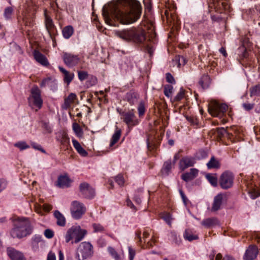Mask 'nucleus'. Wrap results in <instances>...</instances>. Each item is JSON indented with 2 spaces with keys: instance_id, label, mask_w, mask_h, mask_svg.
<instances>
[{
  "instance_id": "8",
  "label": "nucleus",
  "mask_w": 260,
  "mask_h": 260,
  "mask_svg": "<svg viewBox=\"0 0 260 260\" xmlns=\"http://www.w3.org/2000/svg\"><path fill=\"white\" fill-rule=\"evenodd\" d=\"M234 175L231 172L225 171L220 176L219 184L224 189H227L232 187L234 183Z\"/></svg>"
},
{
  "instance_id": "31",
  "label": "nucleus",
  "mask_w": 260,
  "mask_h": 260,
  "mask_svg": "<svg viewBox=\"0 0 260 260\" xmlns=\"http://www.w3.org/2000/svg\"><path fill=\"white\" fill-rule=\"evenodd\" d=\"M207 166L209 169L219 168L220 167L219 162L214 157H212L207 163Z\"/></svg>"
},
{
  "instance_id": "54",
  "label": "nucleus",
  "mask_w": 260,
  "mask_h": 260,
  "mask_svg": "<svg viewBox=\"0 0 260 260\" xmlns=\"http://www.w3.org/2000/svg\"><path fill=\"white\" fill-rule=\"evenodd\" d=\"M44 235L47 238H51L54 236L53 232L49 229H47L44 232Z\"/></svg>"
},
{
  "instance_id": "57",
  "label": "nucleus",
  "mask_w": 260,
  "mask_h": 260,
  "mask_svg": "<svg viewBox=\"0 0 260 260\" xmlns=\"http://www.w3.org/2000/svg\"><path fill=\"white\" fill-rule=\"evenodd\" d=\"M61 142L63 145H68L70 143L69 138L66 135H63L62 136Z\"/></svg>"
},
{
  "instance_id": "34",
  "label": "nucleus",
  "mask_w": 260,
  "mask_h": 260,
  "mask_svg": "<svg viewBox=\"0 0 260 260\" xmlns=\"http://www.w3.org/2000/svg\"><path fill=\"white\" fill-rule=\"evenodd\" d=\"M73 129L78 137H81L83 136V131L77 123H74L73 124Z\"/></svg>"
},
{
  "instance_id": "40",
  "label": "nucleus",
  "mask_w": 260,
  "mask_h": 260,
  "mask_svg": "<svg viewBox=\"0 0 260 260\" xmlns=\"http://www.w3.org/2000/svg\"><path fill=\"white\" fill-rule=\"evenodd\" d=\"M14 146L18 148L20 150H23L29 148V146L24 141H20L15 143Z\"/></svg>"
},
{
  "instance_id": "9",
  "label": "nucleus",
  "mask_w": 260,
  "mask_h": 260,
  "mask_svg": "<svg viewBox=\"0 0 260 260\" xmlns=\"http://www.w3.org/2000/svg\"><path fill=\"white\" fill-rule=\"evenodd\" d=\"M29 103L32 102L34 105L41 109L43 104V100L41 97V90L37 86H34L31 89V95L28 98Z\"/></svg>"
},
{
  "instance_id": "16",
  "label": "nucleus",
  "mask_w": 260,
  "mask_h": 260,
  "mask_svg": "<svg viewBox=\"0 0 260 260\" xmlns=\"http://www.w3.org/2000/svg\"><path fill=\"white\" fill-rule=\"evenodd\" d=\"M7 252L12 260H26L23 254L13 247H8Z\"/></svg>"
},
{
  "instance_id": "64",
  "label": "nucleus",
  "mask_w": 260,
  "mask_h": 260,
  "mask_svg": "<svg viewBox=\"0 0 260 260\" xmlns=\"http://www.w3.org/2000/svg\"><path fill=\"white\" fill-rule=\"evenodd\" d=\"M43 208L45 210L47 211H49L50 210H51L52 209L51 206L50 205H48V204H44L43 205Z\"/></svg>"
},
{
  "instance_id": "48",
  "label": "nucleus",
  "mask_w": 260,
  "mask_h": 260,
  "mask_svg": "<svg viewBox=\"0 0 260 260\" xmlns=\"http://www.w3.org/2000/svg\"><path fill=\"white\" fill-rule=\"evenodd\" d=\"M78 76L79 79L82 81L86 79L88 77V73L85 71H78Z\"/></svg>"
},
{
  "instance_id": "21",
  "label": "nucleus",
  "mask_w": 260,
  "mask_h": 260,
  "mask_svg": "<svg viewBox=\"0 0 260 260\" xmlns=\"http://www.w3.org/2000/svg\"><path fill=\"white\" fill-rule=\"evenodd\" d=\"M34 56L36 61L42 65L47 66L49 64L47 58L39 51L35 50Z\"/></svg>"
},
{
  "instance_id": "59",
  "label": "nucleus",
  "mask_w": 260,
  "mask_h": 260,
  "mask_svg": "<svg viewBox=\"0 0 260 260\" xmlns=\"http://www.w3.org/2000/svg\"><path fill=\"white\" fill-rule=\"evenodd\" d=\"M47 260H56L55 253L50 251L48 254Z\"/></svg>"
},
{
  "instance_id": "1",
  "label": "nucleus",
  "mask_w": 260,
  "mask_h": 260,
  "mask_svg": "<svg viewBox=\"0 0 260 260\" xmlns=\"http://www.w3.org/2000/svg\"><path fill=\"white\" fill-rule=\"evenodd\" d=\"M141 13V7L137 0H119L118 5L104 7L102 15L106 23L113 25L116 21L128 24L136 21Z\"/></svg>"
},
{
  "instance_id": "27",
  "label": "nucleus",
  "mask_w": 260,
  "mask_h": 260,
  "mask_svg": "<svg viewBox=\"0 0 260 260\" xmlns=\"http://www.w3.org/2000/svg\"><path fill=\"white\" fill-rule=\"evenodd\" d=\"M74 31V28L71 25L65 26L62 30L63 37L68 39L73 35Z\"/></svg>"
},
{
  "instance_id": "4",
  "label": "nucleus",
  "mask_w": 260,
  "mask_h": 260,
  "mask_svg": "<svg viewBox=\"0 0 260 260\" xmlns=\"http://www.w3.org/2000/svg\"><path fill=\"white\" fill-rule=\"evenodd\" d=\"M87 234L85 230L81 229L79 226H73L69 229L65 235L66 243L72 241V244L81 241Z\"/></svg>"
},
{
  "instance_id": "42",
  "label": "nucleus",
  "mask_w": 260,
  "mask_h": 260,
  "mask_svg": "<svg viewBox=\"0 0 260 260\" xmlns=\"http://www.w3.org/2000/svg\"><path fill=\"white\" fill-rule=\"evenodd\" d=\"M187 59L183 56H178L175 59V61L178 64V67L180 68L181 65L184 66L187 62Z\"/></svg>"
},
{
  "instance_id": "58",
  "label": "nucleus",
  "mask_w": 260,
  "mask_h": 260,
  "mask_svg": "<svg viewBox=\"0 0 260 260\" xmlns=\"http://www.w3.org/2000/svg\"><path fill=\"white\" fill-rule=\"evenodd\" d=\"M7 185V182L4 179H0V192L4 189Z\"/></svg>"
},
{
  "instance_id": "2",
  "label": "nucleus",
  "mask_w": 260,
  "mask_h": 260,
  "mask_svg": "<svg viewBox=\"0 0 260 260\" xmlns=\"http://www.w3.org/2000/svg\"><path fill=\"white\" fill-rule=\"evenodd\" d=\"M115 35L124 41H133L142 45L150 55H152L154 52L153 45L155 43L154 39L155 34H151V37H149L146 35L144 30L132 28L116 31Z\"/></svg>"
},
{
  "instance_id": "45",
  "label": "nucleus",
  "mask_w": 260,
  "mask_h": 260,
  "mask_svg": "<svg viewBox=\"0 0 260 260\" xmlns=\"http://www.w3.org/2000/svg\"><path fill=\"white\" fill-rule=\"evenodd\" d=\"M185 91L182 88H181L180 91L178 93V94L175 96L174 99V101L178 102L181 100L184 96Z\"/></svg>"
},
{
  "instance_id": "25",
  "label": "nucleus",
  "mask_w": 260,
  "mask_h": 260,
  "mask_svg": "<svg viewBox=\"0 0 260 260\" xmlns=\"http://www.w3.org/2000/svg\"><path fill=\"white\" fill-rule=\"evenodd\" d=\"M54 215L57 219L56 223L60 226H64L66 225V218L58 210L54 212Z\"/></svg>"
},
{
  "instance_id": "28",
  "label": "nucleus",
  "mask_w": 260,
  "mask_h": 260,
  "mask_svg": "<svg viewBox=\"0 0 260 260\" xmlns=\"http://www.w3.org/2000/svg\"><path fill=\"white\" fill-rule=\"evenodd\" d=\"M217 222V220L214 218H208L203 220L201 224L204 226L209 228L214 225Z\"/></svg>"
},
{
  "instance_id": "43",
  "label": "nucleus",
  "mask_w": 260,
  "mask_h": 260,
  "mask_svg": "<svg viewBox=\"0 0 260 260\" xmlns=\"http://www.w3.org/2000/svg\"><path fill=\"white\" fill-rule=\"evenodd\" d=\"M139 115L140 117L142 116L145 112V107L144 103L143 102H141L139 103L138 108Z\"/></svg>"
},
{
  "instance_id": "39",
  "label": "nucleus",
  "mask_w": 260,
  "mask_h": 260,
  "mask_svg": "<svg viewBox=\"0 0 260 260\" xmlns=\"http://www.w3.org/2000/svg\"><path fill=\"white\" fill-rule=\"evenodd\" d=\"M108 251L115 260H120V257L116 250L112 247L108 248Z\"/></svg>"
},
{
  "instance_id": "60",
  "label": "nucleus",
  "mask_w": 260,
  "mask_h": 260,
  "mask_svg": "<svg viewBox=\"0 0 260 260\" xmlns=\"http://www.w3.org/2000/svg\"><path fill=\"white\" fill-rule=\"evenodd\" d=\"M31 145L32 147L36 149L40 150L42 152H45V150L42 148V147L40 145H38L35 143H33Z\"/></svg>"
},
{
  "instance_id": "18",
  "label": "nucleus",
  "mask_w": 260,
  "mask_h": 260,
  "mask_svg": "<svg viewBox=\"0 0 260 260\" xmlns=\"http://www.w3.org/2000/svg\"><path fill=\"white\" fill-rule=\"evenodd\" d=\"M225 197V195L222 193H219L214 197L211 208L212 211H217L220 209L222 201Z\"/></svg>"
},
{
  "instance_id": "62",
  "label": "nucleus",
  "mask_w": 260,
  "mask_h": 260,
  "mask_svg": "<svg viewBox=\"0 0 260 260\" xmlns=\"http://www.w3.org/2000/svg\"><path fill=\"white\" fill-rule=\"evenodd\" d=\"M77 152L82 156H86L88 155V153L83 148V147L81 148Z\"/></svg>"
},
{
  "instance_id": "41",
  "label": "nucleus",
  "mask_w": 260,
  "mask_h": 260,
  "mask_svg": "<svg viewBox=\"0 0 260 260\" xmlns=\"http://www.w3.org/2000/svg\"><path fill=\"white\" fill-rule=\"evenodd\" d=\"M172 164L171 160H168L165 162L163 167V171L165 172L166 174H168L171 169H172Z\"/></svg>"
},
{
  "instance_id": "53",
  "label": "nucleus",
  "mask_w": 260,
  "mask_h": 260,
  "mask_svg": "<svg viewBox=\"0 0 260 260\" xmlns=\"http://www.w3.org/2000/svg\"><path fill=\"white\" fill-rule=\"evenodd\" d=\"M187 120L190 123V124L192 125H197V119L196 118L191 116H187Z\"/></svg>"
},
{
  "instance_id": "20",
  "label": "nucleus",
  "mask_w": 260,
  "mask_h": 260,
  "mask_svg": "<svg viewBox=\"0 0 260 260\" xmlns=\"http://www.w3.org/2000/svg\"><path fill=\"white\" fill-rule=\"evenodd\" d=\"M198 170L192 168L190 170L189 172L185 173L181 175V178L185 181L188 182L193 180L198 175Z\"/></svg>"
},
{
  "instance_id": "44",
  "label": "nucleus",
  "mask_w": 260,
  "mask_h": 260,
  "mask_svg": "<svg viewBox=\"0 0 260 260\" xmlns=\"http://www.w3.org/2000/svg\"><path fill=\"white\" fill-rule=\"evenodd\" d=\"M94 232H103L105 231L104 227L100 223H94L92 224Z\"/></svg>"
},
{
  "instance_id": "6",
  "label": "nucleus",
  "mask_w": 260,
  "mask_h": 260,
  "mask_svg": "<svg viewBox=\"0 0 260 260\" xmlns=\"http://www.w3.org/2000/svg\"><path fill=\"white\" fill-rule=\"evenodd\" d=\"M228 106L225 104H220L215 101H212L209 104L208 111L215 117H222L226 112Z\"/></svg>"
},
{
  "instance_id": "35",
  "label": "nucleus",
  "mask_w": 260,
  "mask_h": 260,
  "mask_svg": "<svg viewBox=\"0 0 260 260\" xmlns=\"http://www.w3.org/2000/svg\"><path fill=\"white\" fill-rule=\"evenodd\" d=\"M183 237L185 239L191 241L193 240L198 239V237L196 235H193L188 230H185L184 233Z\"/></svg>"
},
{
  "instance_id": "63",
  "label": "nucleus",
  "mask_w": 260,
  "mask_h": 260,
  "mask_svg": "<svg viewBox=\"0 0 260 260\" xmlns=\"http://www.w3.org/2000/svg\"><path fill=\"white\" fill-rule=\"evenodd\" d=\"M219 51L220 52L223 54V55L224 56V57H226L227 55H228V54L226 53V51L225 50V49L224 47H221L220 49H219Z\"/></svg>"
},
{
  "instance_id": "52",
  "label": "nucleus",
  "mask_w": 260,
  "mask_h": 260,
  "mask_svg": "<svg viewBox=\"0 0 260 260\" xmlns=\"http://www.w3.org/2000/svg\"><path fill=\"white\" fill-rule=\"evenodd\" d=\"M166 80L168 82L172 84L175 83V81L173 76L170 73L166 74Z\"/></svg>"
},
{
  "instance_id": "23",
  "label": "nucleus",
  "mask_w": 260,
  "mask_h": 260,
  "mask_svg": "<svg viewBox=\"0 0 260 260\" xmlns=\"http://www.w3.org/2000/svg\"><path fill=\"white\" fill-rule=\"evenodd\" d=\"M58 68L59 71L64 75V81L68 84H70L74 78V73H70L62 67H59Z\"/></svg>"
},
{
  "instance_id": "12",
  "label": "nucleus",
  "mask_w": 260,
  "mask_h": 260,
  "mask_svg": "<svg viewBox=\"0 0 260 260\" xmlns=\"http://www.w3.org/2000/svg\"><path fill=\"white\" fill-rule=\"evenodd\" d=\"M79 189L82 196L87 199H92L95 195L93 188L87 182H83L80 184Z\"/></svg>"
},
{
  "instance_id": "17",
  "label": "nucleus",
  "mask_w": 260,
  "mask_h": 260,
  "mask_svg": "<svg viewBox=\"0 0 260 260\" xmlns=\"http://www.w3.org/2000/svg\"><path fill=\"white\" fill-rule=\"evenodd\" d=\"M45 16V24L46 30L49 35V36L52 38V33L54 31V29H55V25L53 22L52 19L50 17H49L46 13V10L44 12Z\"/></svg>"
},
{
  "instance_id": "22",
  "label": "nucleus",
  "mask_w": 260,
  "mask_h": 260,
  "mask_svg": "<svg viewBox=\"0 0 260 260\" xmlns=\"http://www.w3.org/2000/svg\"><path fill=\"white\" fill-rule=\"evenodd\" d=\"M76 99L77 96L75 93H70L68 96L64 99V103L62 106V108L64 109L69 108L71 104L74 102Z\"/></svg>"
},
{
  "instance_id": "46",
  "label": "nucleus",
  "mask_w": 260,
  "mask_h": 260,
  "mask_svg": "<svg viewBox=\"0 0 260 260\" xmlns=\"http://www.w3.org/2000/svg\"><path fill=\"white\" fill-rule=\"evenodd\" d=\"M13 12V9L11 7L6 8L4 11L5 17L7 19L10 18L12 15Z\"/></svg>"
},
{
  "instance_id": "7",
  "label": "nucleus",
  "mask_w": 260,
  "mask_h": 260,
  "mask_svg": "<svg viewBox=\"0 0 260 260\" xmlns=\"http://www.w3.org/2000/svg\"><path fill=\"white\" fill-rule=\"evenodd\" d=\"M70 211L72 217L74 219H79L86 212V207L83 203L74 201L71 203Z\"/></svg>"
},
{
  "instance_id": "14",
  "label": "nucleus",
  "mask_w": 260,
  "mask_h": 260,
  "mask_svg": "<svg viewBox=\"0 0 260 260\" xmlns=\"http://www.w3.org/2000/svg\"><path fill=\"white\" fill-rule=\"evenodd\" d=\"M258 253V248L256 246L251 245L246 249L243 256L244 260H253Z\"/></svg>"
},
{
  "instance_id": "15",
  "label": "nucleus",
  "mask_w": 260,
  "mask_h": 260,
  "mask_svg": "<svg viewBox=\"0 0 260 260\" xmlns=\"http://www.w3.org/2000/svg\"><path fill=\"white\" fill-rule=\"evenodd\" d=\"M196 163L195 158L191 156H185L182 157L179 161V168L181 170L192 167Z\"/></svg>"
},
{
  "instance_id": "37",
  "label": "nucleus",
  "mask_w": 260,
  "mask_h": 260,
  "mask_svg": "<svg viewBox=\"0 0 260 260\" xmlns=\"http://www.w3.org/2000/svg\"><path fill=\"white\" fill-rule=\"evenodd\" d=\"M206 177L212 185H213V186H217V177H216L215 176H214L210 174H207L206 175Z\"/></svg>"
},
{
  "instance_id": "13",
  "label": "nucleus",
  "mask_w": 260,
  "mask_h": 260,
  "mask_svg": "<svg viewBox=\"0 0 260 260\" xmlns=\"http://www.w3.org/2000/svg\"><path fill=\"white\" fill-rule=\"evenodd\" d=\"M209 7L210 8H214L216 11H220L222 10H228L229 8V5L228 3V0H212L209 4Z\"/></svg>"
},
{
  "instance_id": "24",
  "label": "nucleus",
  "mask_w": 260,
  "mask_h": 260,
  "mask_svg": "<svg viewBox=\"0 0 260 260\" xmlns=\"http://www.w3.org/2000/svg\"><path fill=\"white\" fill-rule=\"evenodd\" d=\"M71 180L67 176H61L58 177L57 185L60 187H68L70 186Z\"/></svg>"
},
{
  "instance_id": "26",
  "label": "nucleus",
  "mask_w": 260,
  "mask_h": 260,
  "mask_svg": "<svg viewBox=\"0 0 260 260\" xmlns=\"http://www.w3.org/2000/svg\"><path fill=\"white\" fill-rule=\"evenodd\" d=\"M211 83V79L208 75H203L199 81V84L203 89L209 87Z\"/></svg>"
},
{
  "instance_id": "47",
  "label": "nucleus",
  "mask_w": 260,
  "mask_h": 260,
  "mask_svg": "<svg viewBox=\"0 0 260 260\" xmlns=\"http://www.w3.org/2000/svg\"><path fill=\"white\" fill-rule=\"evenodd\" d=\"M42 127L46 133H51L52 132V128L48 122L43 121Z\"/></svg>"
},
{
  "instance_id": "5",
  "label": "nucleus",
  "mask_w": 260,
  "mask_h": 260,
  "mask_svg": "<svg viewBox=\"0 0 260 260\" xmlns=\"http://www.w3.org/2000/svg\"><path fill=\"white\" fill-rule=\"evenodd\" d=\"M93 254V247L89 242H81L76 249V258L78 260H85Z\"/></svg>"
},
{
  "instance_id": "51",
  "label": "nucleus",
  "mask_w": 260,
  "mask_h": 260,
  "mask_svg": "<svg viewBox=\"0 0 260 260\" xmlns=\"http://www.w3.org/2000/svg\"><path fill=\"white\" fill-rule=\"evenodd\" d=\"M254 104L253 103H243L242 106L246 111H249L254 108Z\"/></svg>"
},
{
  "instance_id": "11",
  "label": "nucleus",
  "mask_w": 260,
  "mask_h": 260,
  "mask_svg": "<svg viewBox=\"0 0 260 260\" xmlns=\"http://www.w3.org/2000/svg\"><path fill=\"white\" fill-rule=\"evenodd\" d=\"M62 59L64 64L69 67L76 66L80 60L78 55L67 52L63 53Z\"/></svg>"
},
{
  "instance_id": "29",
  "label": "nucleus",
  "mask_w": 260,
  "mask_h": 260,
  "mask_svg": "<svg viewBox=\"0 0 260 260\" xmlns=\"http://www.w3.org/2000/svg\"><path fill=\"white\" fill-rule=\"evenodd\" d=\"M121 131L120 129L118 128L117 127L116 129V131L114 134L112 136V139L110 142V146H112L114 145L115 143H116L119 139H120V137L121 136Z\"/></svg>"
},
{
  "instance_id": "55",
  "label": "nucleus",
  "mask_w": 260,
  "mask_h": 260,
  "mask_svg": "<svg viewBox=\"0 0 260 260\" xmlns=\"http://www.w3.org/2000/svg\"><path fill=\"white\" fill-rule=\"evenodd\" d=\"M73 144L75 148V149L77 150V151H79L81 148L82 147L80 145V144L75 139H73L72 140Z\"/></svg>"
},
{
  "instance_id": "50",
  "label": "nucleus",
  "mask_w": 260,
  "mask_h": 260,
  "mask_svg": "<svg viewBox=\"0 0 260 260\" xmlns=\"http://www.w3.org/2000/svg\"><path fill=\"white\" fill-rule=\"evenodd\" d=\"M129 260H134L136 255V251L132 247L129 246L128 248Z\"/></svg>"
},
{
  "instance_id": "32",
  "label": "nucleus",
  "mask_w": 260,
  "mask_h": 260,
  "mask_svg": "<svg viewBox=\"0 0 260 260\" xmlns=\"http://www.w3.org/2000/svg\"><path fill=\"white\" fill-rule=\"evenodd\" d=\"M42 238L41 236L35 235L31 238V245L33 249L36 250L38 248V244L41 242Z\"/></svg>"
},
{
  "instance_id": "30",
  "label": "nucleus",
  "mask_w": 260,
  "mask_h": 260,
  "mask_svg": "<svg viewBox=\"0 0 260 260\" xmlns=\"http://www.w3.org/2000/svg\"><path fill=\"white\" fill-rule=\"evenodd\" d=\"M169 239L177 245L180 244L181 242L180 237L178 236L177 233L174 231L170 232Z\"/></svg>"
},
{
  "instance_id": "33",
  "label": "nucleus",
  "mask_w": 260,
  "mask_h": 260,
  "mask_svg": "<svg viewBox=\"0 0 260 260\" xmlns=\"http://www.w3.org/2000/svg\"><path fill=\"white\" fill-rule=\"evenodd\" d=\"M250 96H260V85H257L250 88Z\"/></svg>"
},
{
  "instance_id": "56",
  "label": "nucleus",
  "mask_w": 260,
  "mask_h": 260,
  "mask_svg": "<svg viewBox=\"0 0 260 260\" xmlns=\"http://www.w3.org/2000/svg\"><path fill=\"white\" fill-rule=\"evenodd\" d=\"M162 218L166 221V222L168 224H169V225L171 224L172 218L171 217V215L170 214L167 213V214H165L162 216Z\"/></svg>"
},
{
  "instance_id": "38",
  "label": "nucleus",
  "mask_w": 260,
  "mask_h": 260,
  "mask_svg": "<svg viewBox=\"0 0 260 260\" xmlns=\"http://www.w3.org/2000/svg\"><path fill=\"white\" fill-rule=\"evenodd\" d=\"M173 87L172 85L169 84L166 85L164 87V90L165 95L168 98L171 97L173 92Z\"/></svg>"
},
{
  "instance_id": "10",
  "label": "nucleus",
  "mask_w": 260,
  "mask_h": 260,
  "mask_svg": "<svg viewBox=\"0 0 260 260\" xmlns=\"http://www.w3.org/2000/svg\"><path fill=\"white\" fill-rule=\"evenodd\" d=\"M120 115L121 116V118L123 119V122L126 123L129 128H131L133 126L138 125L139 122L133 112V110L126 112H122L120 113Z\"/></svg>"
},
{
  "instance_id": "3",
  "label": "nucleus",
  "mask_w": 260,
  "mask_h": 260,
  "mask_svg": "<svg viewBox=\"0 0 260 260\" xmlns=\"http://www.w3.org/2000/svg\"><path fill=\"white\" fill-rule=\"evenodd\" d=\"M13 228L10 231V235L13 238L20 239L32 233L34 228L28 218L17 217L13 220Z\"/></svg>"
},
{
  "instance_id": "19",
  "label": "nucleus",
  "mask_w": 260,
  "mask_h": 260,
  "mask_svg": "<svg viewBox=\"0 0 260 260\" xmlns=\"http://www.w3.org/2000/svg\"><path fill=\"white\" fill-rule=\"evenodd\" d=\"M125 99L131 105H134L138 103L139 95L137 92L131 90L126 94Z\"/></svg>"
},
{
  "instance_id": "49",
  "label": "nucleus",
  "mask_w": 260,
  "mask_h": 260,
  "mask_svg": "<svg viewBox=\"0 0 260 260\" xmlns=\"http://www.w3.org/2000/svg\"><path fill=\"white\" fill-rule=\"evenodd\" d=\"M115 182L120 186L124 184V178L121 175H117L115 178Z\"/></svg>"
},
{
  "instance_id": "61",
  "label": "nucleus",
  "mask_w": 260,
  "mask_h": 260,
  "mask_svg": "<svg viewBox=\"0 0 260 260\" xmlns=\"http://www.w3.org/2000/svg\"><path fill=\"white\" fill-rule=\"evenodd\" d=\"M51 79L50 78L44 79L40 84V86L41 87H44L46 84H48V83L50 81Z\"/></svg>"
},
{
  "instance_id": "36",
  "label": "nucleus",
  "mask_w": 260,
  "mask_h": 260,
  "mask_svg": "<svg viewBox=\"0 0 260 260\" xmlns=\"http://www.w3.org/2000/svg\"><path fill=\"white\" fill-rule=\"evenodd\" d=\"M217 137L219 139H221L225 135H228L226 129L223 127H218L216 128Z\"/></svg>"
}]
</instances>
